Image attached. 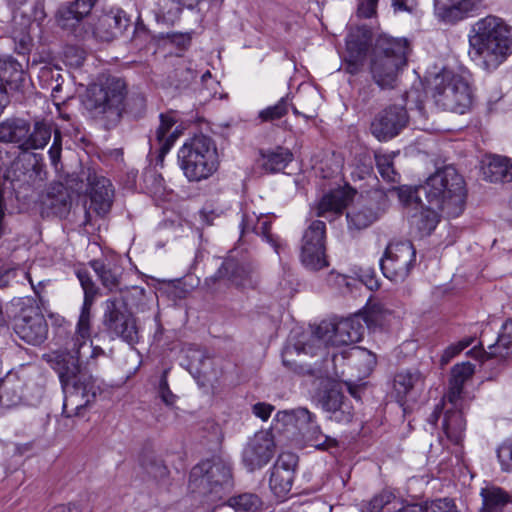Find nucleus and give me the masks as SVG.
I'll list each match as a JSON object with an SVG mask.
<instances>
[{"instance_id":"obj_51","label":"nucleus","mask_w":512,"mask_h":512,"mask_svg":"<svg viewBox=\"0 0 512 512\" xmlns=\"http://www.w3.org/2000/svg\"><path fill=\"white\" fill-rule=\"evenodd\" d=\"M377 169L381 177L388 182L397 180V173L393 167V157L390 154H375Z\"/></svg>"},{"instance_id":"obj_55","label":"nucleus","mask_w":512,"mask_h":512,"mask_svg":"<svg viewBox=\"0 0 512 512\" xmlns=\"http://www.w3.org/2000/svg\"><path fill=\"white\" fill-rule=\"evenodd\" d=\"M498 461L505 472H512V439L504 441L497 449Z\"/></svg>"},{"instance_id":"obj_45","label":"nucleus","mask_w":512,"mask_h":512,"mask_svg":"<svg viewBox=\"0 0 512 512\" xmlns=\"http://www.w3.org/2000/svg\"><path fill=\"white\" fill-rule=\"evenodd\" d=\"M46 205L53 214L59 217H63L69 212L71 201L63 186H58L56 193H48Z\"/></svg>"},{"instance_id":"obj_47","label":"nucleus","mask_w":512,"mask_h":512,"mask_svg":"<svg viewBox=\"0 0 512 512\" xmlns=\"http://www.w3.org/2000/svg\"><path fill=\"white\" fill-rule=\"evenodd\" d=\"M326 225L323 221L315 220L305 230L301 246H325Z\"/></svg>"},{"instance_id":"obj_17","label":"nucleus","mask_w":512,"mask_h":512,"mask_svg":"<svg viewBox=\"0 0 512 512\" xmlns=\"http://www.w3.org/2000/svg\"><path fill=\"white\" fill-rule=\"evenodd\" d=\"M87 181L91 207L98 215H106L112 207L114 197V190L110 180L89 172Z\"/></svg>"},{"instance_id":"obj_52","label":"nucleus","mask_w":512,"mask_h":512,"mask_svg":"<svg viewBox=\"0 0 512 512\" xmlns=\"http://www.w3.org/2000/svg\"><path fill=\"white\" fill-rule=\"evenodd\" d=\"M145 188L154 196H162L165 193V181L161 174L149 170L144 174Z\"/></svg>"},{"instance_id":"obj_56","label":"nucleus","mask_w":512,"mask_h":512,"mask_svg":"<svg viewBox=\"0 0 512 512\" xmlns=\"http://www.w3.org/2000/svg\"><path fill=\"white\" fill-rule=\"evenodd\" d=\"M474 372V366L469 362H464L461 364H456L451 371L452 382H458L459 384L464 385V382L472 376Z\"/></svg>"},{"instance_id":"obj_28","label":"nucleus","mask_w":512,"mask_h":512,"mask_svg":"<svg viewBox=\"0 0 512 512\" xmlns=\"http://www.w3.org/2000/svg\"><path fill=\"white\" fill-rule=\"evenodd\" d=\"M302 435L306 445L319 450H327L336 446L337 441L324 434L319 425L315 421V415L311 413V420L307 424H303L298 429Z\"/></svg>"},{"instance_id":"obj_42","label":"nucleus","mask_w":512,"mask_h":512,"mask_svg":"<svg viewBox=\"0 0 512 512\" xmlns=\"http://www.w3.org/2000/svg\"><path fill=\"white\" fill-rule=\"evenodd\" d=\"M311 420V412L306 408L279 411L275 415V421L284 427L295 426L297 429Z\"/></svg>"},{"instance_id":"obj_53","label":"nucleus","mask_w":512,"mask_h":512,"mask_svg":"<svg viewBox=\"0 0 512 512\" xmlns=\"http://www.w3.org/2000/svg\"><path fill=\"white\" fill-rule=\"evenodd\" d=\"M288 112L286 98H281L275 105L269 106L259 112V118L263 122H271L282 118Z\"/></svg>"},{"instance_id":"obj_49","label":"nucleus","mask_w":512,"mask_h":512,"mask_svg":"<svg viewBox=\"0 0 512 512\" xmlns=\"http://www.w3.org/2000/svg\"><path fill=\"white\" fill-rule=\"evenodd\" d=\"M463 385L458 382L449 381L448 392L443 396L441 403L443 408L464 409V398L462 397Z\"/></svg>"},{"instance_id":"obj_22","label":"nucleus","mask_w":512,"mask_h":512,"mask_svg":"<svg viewBox=\"0 0 512 512\" xmlns=\"http://www.w3.org/2000/svg\"><path fill=\"white\" fill-rule=\"evenodd\" d=\"M97 0H76L62 6L57 13L58 24L63 29H74L86 17Z\"/></svg>"},{"instance_id":"obj_36","label":"nucleus","mask_w":512,"mask_h":512,"mask_svg":"<svg viewBox=\"0 0 512 512\" xmlns=\"http://www.w3.org/2000/svg\"><path fill=\"white\" fill-rule=\"evenodd\" d=\"M91 267L99 277L102 285L109 291L118 289L121 280V269L111 263H105L100 260H93Z\"/></svg>"},{"instance_id":"obj_11","label":"nucleus","mask_w":512,"mask_h":512,"mask_svg":"<svg viewBox=\"0 0 512 512\" xmlns=\"http://www.w3.org/2000/svg\"><path fill=\"white\" fill-rule=\"evenodd\" d=\"M415 261L416 250L410 241L393 242L380 259V268L386 278L399 283L409 276Z\"/></svg>"},{"instance_id":"obj_43","label":"nucleus","mask_w":512,"mask_h":512,"mask_svg":"<svg viewBox=\"0 0 512 512\" xmlns=\"http://www.w3.org/2000/svg\"><path fill=\"white\" fill-rule=\"evenodd\" d=\"M189 359L188 370L197 379L205 377L208 368L211 366V360L205 353L198 348H191L187 352Z\"/></svg>"},{"instance_id":"obj_1","label":"nucleus","mask_w":512,"mask_h":512,"mask_svg":"<svg viewBox=\"0 0 512 512\" xmlns=\"http://www.w3.org/2000/svg\"><path fill=\"white\" fill-rule=\"evenodd\" d=\"M87 355L92 359L104 355V350L93 346L90 341V320L87 334L80 331L78 322L75 336L67 343L65 350L53 351L43 356L59 376L65 394L63 414L67 418L83 415V411L103 391L102 381L81 367L80 363Z\"/></svg>"},{"instance_id":"obj_27","label":"nucleus","mask_w":512,"mask_h":512,"mask_svg":"<svg viewBox=\"0 0 512 512\" xmlns=\"http://www.w3.org/2000/svg\"><path fill=\"white\" fill-rule=\"evenodd\" d=\"M444 417L442 428L447 438L459 444L463 440L464 432L466 429V421L461 408H443Z\"/></svg>"},{"instance_id":"obj_57","label":"nucleus","mask_w":512,"mask_h":512,"mask_svg":"<svg viewBox=\"0 0 512 512\" xmlns=\"http://www.w3.org/2000/svg\"><path fill=\"white\" fill-rule=\"evenodd\" d=\"M473 342V338H466L459 341L457 344L450 345L447 347L440 359V363L442 366L448 364L452 358H454L457 354H459L462 350L470 346Z\"/></svg>"},{"instance_id":"obj_14","label":"nucleus","mask_w":512,"mask_h":512,"mask_svg":"<svg viewBox=\"0 0 512 512\" xmlns=\"http://www.w3.org/2000/svg\"><path fill=\"white\" fill-rule=\"evenodd\" d=\"M274 453L275 443L271 432L259 431L246 444L242 460L249 471H254L267 465Z\"/></svg>"},{"instance_id":"obj_30","label":"nucleus","mask_w":512,"mask_h":512,"mask_svg":"<svg viewBox=\"0 0 512 512\" xmlns=\"http://www.w3.org/2000/svg\"><path fill=\"white\" fill-rule=\"evenodd\" d=\"M24 382L16 374L8 373L0 380V405L11 408L22 401Z\"/></svg>"},{"instance_id":"obj_48","label":"nucleus","mask_w":512,"mask_h":512,"mask_svg":"<svg viewBox=\"0 0 512 512\" xmlns=\"http://www.w3.org/2000/svg\"><path fill=\"white\" fill-rule=\"evenodd\" d=\"M390 193L395 194L403 205L414 206V209H418V205L422 203L421 197L424 196L423 193L419 192V187L412 188L409 186L393 188Z\"/></svg>"},{"instance_id":"obj_5","label":"nucleus","mask_w":512,"mask_h":512,"mask_svg":"<svg viewBox=\"0 0 512 512\" xmlns=\"http://www.w3.org/2000/svg\"><path fill=\"white\" fill-rule=\"evenodd\" d=\"M427 203L441 210L449 217L459 216L465 204L464 179L452 166L438 169L419 186Z\"/></svg>"},{"instance_id":"obj_40","label":"nucleus","mask_w":512,"mask_h":512,"mask_svg":"<svg viewBox=\"0 0 512 512\" xmlns=\"http://www.w3.org/2000/svg\"><path fill=\"white\" fill-rule=\"evenodd\" d=\"M224 504L231 507L235 512H258L262 508L263 502L257 494L242 493L230 497L220 505Z\"/></svg>"},{"instance_id":"obj_29","label":"nucleus","mask_w":512,"mask_h":512,"mask_svg":"<svg viewBox=\"0 0 512 512\" xmlns=\"http://www.w3.org/2000/svg\"><path fill=\"white\" fill-rule=\"evenodd\" d=\"M77 277L84 290V302L79 316L80 331L87 334L88 320H91V307L98 293V288L87 271H78Z\"/></svg>"},{"instance_id":"obj_4","label":"nucleus","mask_w":512,"mask_h":512,"mask_svg":"<svg viewBox=\"0 0 512 512\" xmlns=\"http://www.w3.org/2000/svg\"><path fill=\"white\" fill-rule=\"evenodd\" d=\"M409 51V43L404 38L388 35L377 37L370 53L369 69L378 87L381 89L396 87L398 75L407 64Z\"/></svg>"},{"instance_id":"obj_6","label":"nucleus","mask_w":512,"mask_h":512,"mask_svg":"<svg viewBox=\"0 0 512 512\" xmlns=\"http://www.w3.org/2000/svg\"><path fill=\"white\" fill-rule=\"evenodd\" d=\"M189 488L208 505H217L233 488L230 466L221 459L205 460L190 472Z\"/></svg>"},{"instance_id":"obj_8","label":"nucleus","mask_w":512,"mask_h":512,"mask_svg":"<svg viewBox=\"0 0 512 512\" xmlns=\"http://www.w3.org/2000/svg\"><path fill=\"white\" fill-rule=\"evenodd\" d=\"M435 105L442 110L464 114L472 104V92L465 75L443 69L430 82Z\"/></svg>"},{"instance_id":"obj_25","label":"nucleus","mask_w":512,"mask_h":512,"mask_svg":"<svg viewBox=\"0 0 512 512\" xmlns=\"http://www.w3.org/2000/svg\"><path fill=\"white\" fill-rule=\"evenodd\" d=\"M476 357L481 360L498 357L505 359L512 355V319L506 321L502 326V332L499 334L497 341L494 344L488 345L487 351H474Z\"/></svg>"},{"instance_id":"obj_19","label":"nucleus","mask_w":512,"mask_h":512,"mask_svg":"<svg viewBox=\"0 0 512 512\" xmlns=\"http://www.w3.org/2000/svg\"><path fill=\"white\" fill-rule=\"evenodd\" d=\"M128 24L129 19L123 10H111L99 17L93 33L101 41H111L122 35Z\"/></svg>"},{"instance_id":"obj_64","label":"nucleus","mask_w":512,"mask_h":512,"mask_svg":"<svg viewBox=\"0 0 512 512\" xmlns=\"http://www.w3.org/2000/svg\"><path fill=\"white\" fill-rule=\"evenodd\" d=\"M147 473L155 479H163L168 474V469L161 461H153L146 467Z\"/></svg>"},{"instance_id":"obj_46","label":"nucleus","mask_w":512,"mask_h":512,"mask_svg":"<svg viewBox=\"0 0 512 512\" xmlns=\"http://www.w3.org/2000/svg\"><path fill=\"white\" fill-rule=\"evenodd\" d=\"M291 161L292 153L288 149L277 148L264 156L263 167L270 172H279Z\"/></svg>"},{"instance_id":"obj_2","label":"nucleus","mask_w":512,"mask_h":512,"mask_svg":"<svg viewBox=\"0 0 512 512\" xmlns=\"http://www.w3.org/2000/svg\"><path fill=\"white\" fill-rule=\"evenodd\" d=\"M365 333L363 317L356 314L339 321H322L315 329L309 342L288 344L282 352V362L289 369L296 370L293 356L315 354L314 348L322 346H341L359 342Z\"/></svg>"},{"instance_id":"obj_10","label":"nucleus","mask_w":512,"mask_h":512,"mask_svg":"<svg viewBox=\"0 0 512 512\" xmlns=\"http://www.w3.org/2000/svg\"><path fill=\"white\" fill-rule=\"evenodd\" d=\"M125 97V82L119 78H112L104 85H93L88 90L85 106L95 117H103L115 123L125 110Z\"/></svg>"},{"instance_id":"obj_58","label":"nucleus","mask_w":512,"mask_h":512,"mask_svg":"<svg viewBox=\"0 0 512 512\" xmlns=\"http://www.w3.org/2000/svg\"><path fill=\"white\" fill-rule=\"evenodd\" d=\"M167 373H168V370H164V372L161 376L160 382H159L158 393H159L161 400L166 405H173L176 400V396L169 389V385H168V381H167Z\"/></svg>"},{"instance_id":"obj_54","label":"nucleus","mask_w":512,"mask_h":512,"mask_svg":"<svg viewBox=\"0 0 512 512\" xmlns=\"http://www.w3.org/2000/svg\"><path fill=\"white\" fill-rule=\"evenodd\" d=\"M388 312L384 311L381 306L375 305L371 307L364 314H360L363 317V325L366 328H375L382 326L386 320Z\"/></svg>"},{"instance_id":"obj_15","label":"nucleus","mask_w":512,"mask_h":512,"mask_svg":"<svg viewBox=\"0 0 512 512\" xmlns=\"http://www.w3.org/2000/svg\"><path fill=\"white\" fill-rule=\"evenodd\" d=\"M298 458L292 453H282L271 469L269 485L276 497L282 498L291 490Z\"/></svg>"},{"instance_id":"obj_59","label":"nucleus","mask_w":512,"mask_h":512,"mask_svg":"<svg viewBox=\"0 0 512 512\" xmlns=\"http://www.w3.org/2000/svg\"><path fill=\"white\" fill-rule=\"evenodd\" d=\"M376 88L371 83H366L363 85L358 92V96L356 98L357 107H365L370 103V101L375 97Z\"/></svg>"},{"instance_id":"obj_35","label":"nucleus","mask_w":512,"mask_h":512,"mask_svg":"<svg viewBox=\"0 0 512 512\" xmlns=\"http://www.w3.org/2000/svg\"><path fill=\"white\" fill-rule=\"evenodd\" d=\"M25 136L22 144L23 151L42 149L51 138V127L45 122L37 121L31 131L28 124V133Z\"/></svg>"},{"instance_id":"obj_61","label":"nucleus","mask_w":512,"mask_h":512,"mask_svg":"<svg viewBox=\"0 0 512 512\" xmlns=\"http://www.w3.org/2000/svg\"><path fill=\"white\" fill-rule=\"evenodd\" d=\"M352 417V407L347 402L330 413V419L339 423H348L352 420Z\"/></svg>"},{"instance_id":"obj_13","label":"nucleus","mask_w":512,"mask_h":512,"mask_svg":"<svg viewBox=\"0 0 512 512\" xmlns=\"http://www.w3.org/2000/svg\"><path fill=\"white\" fill-rule=\"evenodd\" d=\"M407 122L408 115L405 108L391 105L374 117L370 125V131L379 141H387L397 136Z\"/></svg>"},{"instance_id":"obj_3","label":"nucleus","mask_w":512,"mask_h":512,"mask_svg":"<svg viewBox=\"0 0 512 512\" xmlns=\"http://www.w3.org/2000/svg\"><path fill=\"white\" fill-rule=\"evenodd\" d=\"M469 43L473 58L495 69L512 54V28L502 18L488 15L472 25Z\"/></svg>"},{"instance_id":"obj_62","label":"nucleus","mask_w":512,"mask_h":512,"mask_svg":"<svg viewBox=\"0 0 512 512\" xmlns=\"http://www.w3.org/2000/svg\"><path fill=\"white\" fill-rule=\"evenodd\" d=\"M378 0H362L357 9L358 16L370 18L376 13Z\"/></svg>"},{"instance_id":"obj_31","label":"nucleus","mask_w":512,"mask_h":512,"mask_svg":"<svg viewBox=\"0 0 512 512\" xmlns=\"http://www.w3.org/2000/svg\"><path fill=\"white\" fill-rule=\"evenodd\" d=\"M371 41V31L366 27L352 30L346 40L348 56L355 60H363Z\"/></svg>"},{"instance_id":"obj_41","label":"nucleus","mask_w":512,"mask_h":512,"mask_svg":"<svg viewBox=\"0 0 512 512\" xmlns=\"http://www.w3.org/2000/svg\"><path fill=\"white\" fill-rule=\"evenodd\" d=\"M401 507L405 506L389 491H383L375 495L367 505L369 512H403L402 510L399 511Z\"/></svg>"},{"instance_id":"obj_16","label":"nucleus","mask_w":512,"mask_h":512,"mask_svg":"<svg viewBox=\"0 0 512 512\" xmlns=\"http://www.w3.org/2000/svg\"><path fill=\"white\" fill-rule=\"evenodd\" d=\"M428 370L412 369L397 373L394 377V391L398 401H416L425 389Z\"/></svg>"},{"instance_id":"obj_23","label":"nucleus","mask_w":512,"mask_h":512,"mask_svg":"<svg viewBox=\"0 0 512 512\" xmlns=\"http://www.w3.org/2000/svg\"><path fill=\"white\" fill-rule=\"evenodd\" d=\"M380 214L381 209L372 200L357 203L347 213L349 227L357 230L365 229L374 223Z\"/></svg>"},{"instance_id":"obj_7","label":"nucleus","mask_w":512,"mask_h":512,"mask_svg":"<svg viewBox=\"0 0 512 512\" xmlns=\"http://www.w3.org/2000/svg\"><path fill=\"white\" fill-rule=\"evenodd\" d=\"M178 161L190 182L208 179L219 167L216 144L206 135H196L179 149Z\"/></svg>"},{"instance_id":"obj_60","label":"nucleus","mask_w":512,"mask_h":512,"mask_svg":"<svg viewBox=\"0 0 512 512\" xmlns=\"http://www.w3.org/2000/svg\"><path fill=\"white\" fill-rule=\"evenodd\" d=\"M260 215H257L255 212L245 213L241 222V238L244 237L249 232H254L257 225L260 223Z\"/></svg>"},{"instance_id":"obj_37","label":"nucleus","mask_w":512,"mask_h":512,"mask_svg":"<svg viewBox=\"0 0 512 512\" xmlns=\"http://www.w3.org/2000/svg\"><path fill=\"white\" fill-rule=\"evenodd\" d=\"M437 208L429 205L425 207L423 203L418 205L417 212L412 215V225H414L421 235H429L436 228L439 218L435 211Z\"/></svg>"},{"instance_id":"obj_26","label":"nucleus","mask_w":512,"mask_h":512,"mask_svg":"<svg viewBox=\"0 0 512 512\" xmlns=\"http://www.w3.org/2000/svg\"><path fill=\"white\" fill-rule=\"evenodd\" d=\"M253 267L248 262H239L229 258L225 260L218 269V278H227L237 286H244L251 278Z\"/></svg>"},{"instance_id":"obj_32","label":"nucleus","mask_w":512,"mask_h":512,"mask_svg":"<svg viewBox=\"0 0 512 512\" xmlns=\"http://www.w3.org/2000/svg\"><path fill=\"white\" fill-rule=\"evenodd\" d=\"M29 122L21 118H10L0 123V141L18 144L22 150Z\"/></svg>"},{"instance_id":"obj_9","label":"nucleus","mask_w":512,"mask_h":512,"mask_svg":"<svg viewBox=\"0 0 512 512\" xmlns=\"http://www.w3.org/2000/svg\"><path fill=\"white\" fill-rule=\"evenodd\" d=\"M142 296L144 289L134 286L120 289V296L107 299L104 303L103 324L108 333L134 344L139 340L136 319L128 308V295Z\"/></svg>"},{"instance_id":"obj_34","label":"nucleus","mask_w":512,"mask_h":512,"mask_svg":"<svg viewBox=\"0 0 512 512\" xmlns=\"http://www.w3.org/2000/svg\"><path fill=\"white\" fill-rule=\"evenodd\" d=\"M350 201L349 193L334 190L325 194L317 206V215L326 217L327 213L340 214Z\"/></svg>"},{"instance_id":"obj_20","label":"nucleus","mask_w":512,"mask_h":512,"mask_svg":"<svg viewBox=\"0 0 512 512\" xmlns=\"http://www.w3.org/2000/svg\"><path fill=\"white\" fill-rule=\"evenodd\" d=\"M175 123L176 120L173 116L161 114L160 124L149 138L150 151L154 150L158 153L157 158L160 162H163L164 156L170 151L178 138L176 131H170Z\"/></svg>"},{"instance_id":"obj_24","label":"nucleus","mask_w":512,"mask_h":512,"mask_svg":"<svg viewBox=\"0 0 512 512\" xmlns=\"http://www.w3.org/2000/svg\"><path fill=\"white\" fill-rule=\"evenodd\" d=\"M484 178L489 182L512 181V159L506 156L489 155L483 165Z\"/></svg>"},{"instance_id":"obj_12","label":"nucleus","mask_w":512,"mask_h":512,"mask_svg":"<svg viewBox=\"0 0 512 512\" xmlns=\"http://www.w3.org/2000/svg\"><path fill=\"white\" fill-rule=\"evenodd\" d=\"M14 331L20 339L31 345H39L45 341L48 325L38 308L22 309L14 320Z\"/></svg>"},{"instance_id":"obj_63","label":"nucleus","mask_w":512,"mask_h":512,"mask_svg":"<svg viewBox=\"0 0 512 512\" xmlns=\"http://www.w3.org/2000/svg\"><path fill=\"white\" fill-rule=\"evenodd\" d=\"M274 410V406L268 403L259 402L253 405L252 412L253 414L260 418L263 421L268 420L271 416V413Z\"/></svg>"},{"instance_id":"obj_38","label":"nucleus","mask_w":512,"mask_h":512,"mask_svg":"<svg viewBox=\"0 0 512 512\" xmlns=\"http://www.w3.org/2000/svg\"><path fill=\"white\" fill-rule=\"evenodd\" d=\"M300 261L310 271H318L329 266L325 246H301Z\"/></svg>"},{"instance_id":"obj_33","label":"nucleus","mask_w":512,"mask_h":512,"mask_svg":"<svg viewBox=\"0 0 512 512\" xmlns=\"http://www.w3.org/2000/svg\"><path fill=\"white\" fill-rule=\"evenodd\" d=\"M482 507L480 512H502L511 501L510 495L500 487L487 486L481 489Z\"/></svg>"},{"instance_id":"obj_44","label":"nucleus","mask_w":512,"mask_h":512,"mask_svg":"<svg viewBox=\"0 0 512 512\" xmlns=\"http://www.w3.org/2000/svg\"><path fill=\"white\" fill-rule=\"evenodd\" d=\"M403 512H459L456 505L449 499H438L424 504H410L401 507L399 511Z\"/></svg>"},{"instance_id":"obj_21","label":"nucleus","mask_w":512,"mask_h":512,"mask_svg":"<svg viewBox=\"0 0 512 512\" xmlns=\"http://www.w3.org/2000/svg\"><path fill=\"white\" fill-rule=\"evenodd\" d=\"M25 83L22 65L12 57L0 58V87L8 91L20 92Z\"/></svg>"},{"instance_id":"obj_18","label":"nucleus","mask_w":512,"mask_h":512,"mask_svg":"<svg viewBox=\"0 0 512 512\" xmlns=\"http://www.w3.org/2000/svg\"><path fill=\"white\" fill-rule=\"evenodd\" d=\"M482 3L483 0H435L434 9L440 20L453 24L478 10Z\"/></svg>"},{"instance_id":"obj_50","label":"nucleus","mask_w":512,"mask_h":512,"mask_svg":"<svg viewBox=\"0 0 512 512\" xmlns=\"http://www.w3.org/2000/svg\"><path fill=\"white\" fill-rule=\"evenodd\" d=\"M319 402L325 412L331 413L341 407L346 401L341 391L335 386H332L323 393Z\"/></svg>"},{"instance_id":"obj_39","label":"nucleus","mask_w":512,"mask_h":512,"mask_svg":"<svg viewBox=\"0 0 512 512\" xmlns=\"http://www.w3.org/2000/svg\"><path fill=\"white\" fill-rule=\"evenodd\" d=\"M272 218L273 216L270 214H261L260 223L253 233L260 236L274 249L275 253L280 256L281 253L285 251L287 244L280 237L270 232Z\"/></svg>"}]
</instances>
